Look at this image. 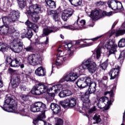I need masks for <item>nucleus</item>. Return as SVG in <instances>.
Returning <instances> with one entry per match:
<instances>
[{
	"mask_svg": "<svg viewBox=\"0 0 125 125\" xmlns=\"http://www.w3.org/2000/svg\"><path fill=\"white\" fill-rule=\"evenodd\" d=\"M95 111H96V107L95 106H94L91 108L89 109L88 112L89 114H92V113L95 112Z\"/></svg>",
	"mask_w": 125,
	"mask_h": 125,
	"instance_id": "obj_55",
	"label": "nucleus"
},
{
	"mask_svg": "<svg viewBox=\"0 0 125 125\" xmlns=\"http://www.w3.org/2000/svg\"><path fill=\"white\" fill-rule=\"evenodd\" d=\"M125 34V29H119L116 30H113L111 32L109 35V38H111L112 36L115 35V37H120V36H123Z\"/></svg>",
	"mask_w": 125,
	"mask_h": 125,
	"instance_id": "obj_18",
	"label": "nucleus"
},
{
	"mask_svg": "<svg viewBox=\"0 0 125 125\" xmlns=\"http://www.w3.org/2000/svg\"><path fill=\"white\" fill-rule=\"evenodd\" d=\"M0 51H1L2 52H4V51H5V47H0Z\"/></svg>",
	"mask_w": 125,
	"mask_h": 125,
	"instance_id": "obj_63",
	"label": "nucleus"
},
{
	"mask_svg": "<svg viewBox=\"0 0 125 125\" xmlns=\"http://www.w3.org/2000/svg\"><path fill=\"white\" fill-rule=\"evenodd\" d=\"M11 84L13 88H16L19 85H21L22 83H20V76L14 75L13 81H11Z\"/></svg>",
	"mask_w": 125,
	"mask_h": 125,
	"instance_id": "obj_14",
	"label": "nucleus"
},
{
	"mask_svg": "<svg viewBox=\"0 0 125 125\" xmlns=\"http://www.w3.org/2000/svg\"><path fill=\"white\" fill-rule=\"evenodd\" d=\"M55 13V11L52 10H48L47 14V15H52V14L54 15Z\"/></svg>",
	"mask_w": 125,
	"mask_h": 125,
	"instance_id": "obj_56",
	"label": "nucleus"
},
{
	"mask_svg": "<svg viewBox=\"0 0 125 125\" xmlns=\"http://www.w3.org/2000/svg\"><path fill=\"white\" fill-rule=\"evenodd\" d=\"M60 86V85H55L52 87H50V88H47V90L46 91L47 92H49L50 91H52V90H54L55 93H57L58 91H60V89L58 87Z\"/></svg>",
	"mask_w": 125,
	"mask_h": 125,
	"instance_id": "obj_27",
	"label": "nucleus"
},
{
	"mask_svg": "<svg viewBox=\"0 0 125 125\" xmlns=\"http://www.w3.org/2000/svg\"><path fill=\"white\" fill-rule=\"evenodd\" d=\"M85 69H87L90 74H94L96 72L97 65L93 62L91 58L84 60L80 66L74 69L73 72L69 73L63 76L61 79L60 83L76 81L78 79V76H81V75H83L84 73Z\"/></svg>",
	"mask_w": 125,
	"mask_h": 125,
	"instance_id": "obj_1",
	"label": "nucleus"
},
{
	"mask_svg": "<svg viewBox=\"0 0 125 125\" xmlns=\"http://www.w3.org/2000/svg\"><path fill=\"white\" fill-rule=\"evenodd\" d=\"M69 99V107H74L76 106L77 102L76 99L73 97H70Z\"/></svg>",
	"mask_w": 125,
	"mask_h": 125,
	"instance_id": "obj_35",
	"label": "nucleus"
},
{
	"mask_svg": "<svg viewBox=\"0 0 125 125\" xmlns=\"http://www.w3.org/2000/svg\"><path fill=\"white\" fill-rule=\"evenodd\" d=\"M24 50L26 51H29L30 52H38L39 54H33L30 55L28 57V62L31 65L36 66L39 64H42V57L40 56V53H42L44 51V49L41 48L36 47H26L24 48Z\"/></svg>",
	"mask_w": 125,
	"mask_h": 125,
	"instance_id": "obj_3",
	"label": "nucleus"
},
{
	"mask_svg": "<svg viewBox=\"0 0 125 125\" xmlns=\"http://www.w3.org/2000/svg\"><path fill=\"white\" fill-rule=\"evenodd\" d=\"M67 53L69 56H72L73 55V53H74L73 48L72 47L68 48Z\"/></svg>",
	"mask_w": 125,
	"mask_h": 125,
	"instance_id": "obj_48",
	"label": "nucleus"
},
{
	"mask_svg": "<svg viewBox=\"0 0 125 125\" xmlns=\"http://www.w3.org/2000/svg\"><path fill=\"white\" fill-rule=\"evenodd\" d=\"M91 83V79L89 77L82 78L79 79L76 82V84L79 88H84L88 86Z\"/></svg>",
	"mask_w": 125,
	"mask_h": 125,
	"instance_id": "obj_7",
	"label": "nucleus"
},
{
	"mask_svg": "<svg viewBox=\"0 0 125 125\" xmlns=\"http://www.w3.org/2000/svg\"><path fill=\"white\" fill-rule=\"evenodd\" d=\"M50 107L55 115H57V114H59V113H60V112L61 111V107H60L59 105L55 103H53L50 104Z\"/></svg>",
	"mask_w": 125,
	"mask_h": 125,
	"instance_id": "obj_17",
	"label": "nucleus"
},
{
	"mask_svg": "<svg viewBox=\"0 0 125 125\" xmlns=\"http://www.w3.org/2000/svg\"><path fill=\"white\" fill-rule=\"evenodd\" d=\"M3 86V83L2 81H1V77L0 76V88H1Z\"/></svg>",
	"mask_w": 125,
	"mask_h": 125,
	"instance_id": "obj_62",
	"label": "nucleus"
},
{
	"mask_svg": "<svg viewBox=\"0 0 125 125\" xmlns=\"http://www.w3.org/2000/svg\"><path fill=\"white\" fill-rule=\"evenodd\" d=\"M29 10L27 11L26 13H35V14H39L42 13V7L41 5L35 4L31 5L29 7Z\"/></svg>",
	"mask_w": 125,
	"mask_h": 125,
	"instance_id": "obj_10",
	"label": "nucleus"
},
{
	"mask_svg": "<svg viewBox=\"0 0 125 125\" xmlns=\"http://www.w3.org/2000/svg\"><path fill=\"white\" fill-rule=\"evenodd\" d=\"M63 60H65V59L63 58L62 57H59L57 58L56 61V67L58 68V67L62 66L63 64Z\"/></svg>",
	"mask_w": 125,
	"mask_h": 125,
	"instance_id": "obj_30",
	"label": "nucleus"
},
{
	"mask_svg": "<svg viewBox=\"0 0 125 125\" xmlns=\"http://www.w3.org/2000/svg\"><path fill=\"white\" fill-rule=\"evenodd\" d=\"M74 13V10L69 9L64 11L62 15V19L63 21H67Z\"/></svg>",
	"mask_w": 125,
	"mask_h": 125,
	"instance_id": "obj_13",
	"label": "nucleus"
},
{
	"mask_svg": "<svg viewBox=\"0 0 125 125\" xmlns=\"http://www.w3.org/2000/svg\"><path fill=\"white\" fill-rule=\"evenodd\" d=\"M47 6L50 8H56V3L52 0H45Z\"/></svg>",
	"mask_w": 125,
	"mask_h": 125,
	"instance_id": "obj_24",
	"label": "nucleus"
},
{
	"mask_svg": "<svg viewBox=\"0 0 125 125\" xmlns=\"http://www.w3.org/2000/svg\"><path fill=\"white\" fill-rule=\"evenodd\" d=\"M108 80V77L107 76H104L102 78V80H99V81L100 82V83H102V81H106Z\"/></svg>",
	"mask_w": 125,
	"mask_h": 125,
	"instance_id": "obj_61",
	"label": "nucleus"
},
{
	"mask_svg": "<svg viewBox=\"0 0 125 125\" xmlns=\"http://www.w3.org/2000/svg\"><path fill=\"white\" fill-rule=\"evenodd\" d=\"M105 47H117V44L113 40H109L105 44Z\"/></svg>",
	"mask_w": 125,
	"mask_h": 125,
	"instance_id": "obj_28",
	"label": "nucleus"
},
{
	"mask_svg": "<svg viewBox=\"0 0 125 125\" xmlns=\"http://www.w3.org/2000/svg\"><path fill=\"white\" fill-rule=\"evenodd\" d=\"M6 60H5V62H6V63H8L9 64H10V65H11V63H12V59H11V57L7 56L6 57Z\"/></svg>",
	"mask_w": 125,
	"mask_h": 125,
	"instance_id": "obj_49",
	"label": "nucleus"
},
{
	"mask_svg": "<svg viewBox=\"0 0 125 125\" xmlns=\"http://www.w3.org/2000/svg\"><path fill=\"white\" fill-rule=\"evenodd\" d=\"M25 37L27 39H31L33 37V31L32 30H28L27 32L25 34Z\"/></svg>",
	"mask_w": 125,
	"mask_h": 125,
	"instance_id": "obj_40",
	"label": "nucleus"
},
{
	"mask_svg": "<svg viewBox=\"0 0 125 125\" xmlns=\"http://www.w3.org/2000/svg\"><path fill=\"white\" fill-rule=\"evenodd\" d=\"M106 48L108 50V52H109V55H111V54H115V53L117 51V48L116 47H107Z\"/></svg>",
	"mask_w": 125,
	"mask_h": 125,
	"instance_id": "obj_36",
	"label": "nucleus"
},
{
	"mask_svg": "<svg viewBox=\"0 0 125 125\" xmlns=\"http://www.w3.org/2000/svg\"><path fill=\"white\" fill-rule=\"evenodd\" d=\"M95 51L96 53L97 59H99V58H100V57L101 56V48H97L95 50Z\"/></svg>",
	"mask_w": 125,
	"mask_h": 125,
	"instance_id": "obj_37",
	"label": "nucleus"
},
{
	"mask_svg": "<svg viewBox=\"0 0 125 125\" xmlns=\"http://www.w3.org/2000/svg\"><path fill=\"white\" fill-rule=\"evenodd\" d=\"M20 17V12L19 11L13 10L10 12L8 17H3L2 18L3 23H5L8 25L12 24L10 26L9 33L12 34V37L15 40H17L19 37V33L16 31L14 28V23H16L18 21V19Z\"/></svg>",
	"mask_w": 125,
	"mask_h": 125,
	"instance_id": "obj_2",
	"label": "nucleus"
},
{
	"mask_svg": "<svg viewBox=\"0 0 125 125\" xmlns=\"http://www.w3.org/2000/svg\"><path fill=\"white\" fill-rule=\"evenodd\" d=\"M55 31H56V27L54 26L44 28L42 31V37L48 36L49 34H51V33H54Z\"/></svg>",
	"mask_w": 125,
	"mask_h": 125,
	"instance_id": "obj_15",
	"label": "nucleus"
},
{
	"mask_svg": "<svg viewBox=\"0 0 125 125\" xmlns=\"http://www.w3.org/2000/svg\"><path fill=\"white\" fill-rule=\"evenodd\" d=\"M25 24L28 28H32V27H33V25L34 24V23L29 21H27L25 22Z\"/></svg>",
	"mask_w": 125,
	"mask_h": 125,
	"instance_id": "obj_51",
	"label": "nucleus"
},
{
	"mask_svg": "<svg viewBox=\"0 0 125 125\" xmlns=\"http://www.w3.org/2000/svg\"><path fill=\"white\" fill-rule=\"evenodd\" d=\"M47 91V86L42 83H39L34 86L31 90V92L34 95H41L42 93H45Z\"/></svg>",
	"mask_w": 125,
	"mask_h": 125,
	"instance_id": "obj_6",
	"label": "nucleus"
},
{
	"mask_svg": "<svg viewBox=\"0 0 125 125\" xmlns=\"http://www.w3.org/2000/svg\"><path fill=\"white\" fill-rule=\"evenodd\" d=\"M27 15L30 17L32 21L33 22H38L40 20V16L39 14H35L33 13H26Z\"/></svg>",
	"mask_w": 125,
	"mask_h": 125,
	"instance_id": "obj_22",
	"label": "nucleus"
},
{
	"mask_svg": "<svg viewBox=\"0 0 125 125\" xmlns=\"http://www.w3.org/2000/svg\"><path fill=\"white\" fill-rule=\"evenodd\" d=\"M93 120L96 121V123H100L101 122V119H100V115L96 114L93 118Z\"/></svg>",
	"mask_w": 125,
	"mask_h": 125,
	"instance_id": "obj_42",
	"label": "nucleus"
},
{
	"mask_svg": "<svg viewBox=\"0 0 125 125\" xmlns=\"http://www.w3.org/2000/svg\"><path fill=\"white\" fill-rule=\"evenodd\" d=\"M0 47H7L8 45L6 43L0 42Z\"/></svg>",
	"mask_w": 125,
	"mask_h": 125,
	"instance_id": "obj_58",
	"label": "nucleus"
},
{
	"mask_svg": "<svg viewBox=\"0 0 125 125\" xmlns=\"http://www.w3.org/2000/svg\"><path fill=\"white\" fill-rule=\"evenodd\" d=\"M72 5L79 6L82 4V0H68Z\"/></svg>",
	"mask_w": 125,
	"mask_h": 125,
	"instance_id": "obj_34",
	"label": "nucleus"
},
{
	"mask_svg": "<svg viewBox=\"0 0 125 125\" xmlns=\"http://www.w3.org/2000/svg\"><path fill=\"white\" fill-rule=\"evenodd\" d=\"M88 95L85 93V95L81 97V100L83 102V105L84 104H89L90 103V100L88 99Z\"/></svg>",
	"mask_w": 125,
	"mask_h": 125,
	"instance_id": "obj_26",
	"label": "nucleus"
},
{
	"mask_svg": "<svg viewBox=\"0 0 125 125\" xmlns=\"http://www.w3.org/2000/svg\"><path fill=\"white\" fill-rule=\"evenodd\" d=\"M100 12L99 10L95 9L91 12V14L89 15V17L92 19V20H98L100 19L99 14Z\"/></svg>",
	"mask_w": 125,
	"mask_h": 125,
	"instance_id": "obj_19",
	"label": "nucleus"
},
{
	"mask_svg": "<svg viewBox=\"0 0 125 125\" xmlns=\"http://www.w3.org/2000/svg\"><path fill=\"white\" fill-rule=\"evenodd\" d=\"M31 29H32L35 33H38V31H39V26L38 25L33 23Z\"/></svg>",
	"mask_w": 125,
	"mask_h": 125,
	"instance_id": "obj_44",
	"label": "nucleus"
},
{
	"mask_svg": "<svg viewBox=\"0 0 125 125\" xmlns=\"http://www.w3.org/2000/svg\"><path fill=\"white\" fill-rule=\"evenodd\" d=\"M10 26H12V24H7V25H3L0 27V31L1 33L4 35H6V34L9 32V30L10 29Z\"/></svg>",
	"mask_w": 125,
	"mask_h": 125,
	"instance_id": "obj_21",
	"label": "nucleus"
},
{
	"mask_svg": "<svg viewBox=\"0 0 125 125\" xmlns=\"http://www.w3.org/2000/svg\"><path fill=\"white\" fill-rule=\"evenodd\" d=\"M5 103L7 105H14L15 101L11 97H6L5 100Z\"/></svg>",
	"mask_w": 125,
	"mask_h": 125,
	"instance_id": "obj_29",
	"label": "nucleus"
},
{
	"mask_svg": "<svg viewBox=\"0 0 125 125\" xmlns=\"http://www.w3.org/2000/svg\"><path fill=\"white\" fill-rule=\"evenodd\" d=\"M53 19L55 22H58V21L60 20V16H59L58 14L55 13L53 16Z\"/></svg>",
	"mask_w": 125,
	"mask_h": 125,
	"instance_id": "obj_43",
	"label": "nucleus"
},
{
	"mask_svg": "<svg viewBox=\"0 0 125 125\" xmlns=\"http://www.w3.org/2000/svg\"><path fill=\"white\" fill-rule=\"evenodd\" d=\"M61 105L63 107V108H67V107H70V100L69 99H66L63 101L61 102Z\"/></svg>",
	"mask_w": 125,
	"mask_h": 125,
	"instance_id": "obj_33",
	"label": "nucleus"
},
{
	"mask_svg": "<svg viewBox=\"0 0 125 125\" xmlns=\"http://www.w3.org/2000/svg\"><path fill=\"white\" fill-rule=\"evenodd\" d=\"M114 102V99L111 98L110 101L107 97H102L100 98L98 102V106L99 109H104L108 110L110 108L111 102Z\"/></svg>",
	"mask_w": 125,
	"mask_h": 125,
	"instance_id": "obj_5",
	"label": "nucleus"
},
{
	"mask_svg": "<svg viewBox=\"0 0 125 125\" xmlns=\"http://www.w3.org/2000/svg\"><path fill=\"white\" fill-rule=\"evenodd\" d=\"M64 93L65 94V96H70L72 95V92L70 90H65Z\"/></svg>",
	"mask_w": 125,
	"mask_h": 125,
	"instance_id": "obj_53",
	"label": "nucleus"
},
{
	"mask_svg": "<svg viewBox=\"0 0 125 125\" xmlns=\"http://www.w3.org/2000/svg\"><path fill=\"white\" fill-rule=\"evenodd\" d=\"M20 113L21 116H27V113H28V109L23 108L20 111Z\"/></svg>",
	"mask_w": 125,
	"mask_h": 125,
	"instance_id": "obj_41",
	"label": "nucleus"
},
{
	"mask_svg": "<svg viewBox=\"0 0 125 125\" xmlns=\"http://www.w3.org/2000/svg\"><path fill=\"white\" fill-rule=\"evenodd\" d=\"M13 47H15L16 46H18V47H23L24 46V44H23V42H17L16 40H14L13 42L11 43V46Z\"/></svg>",
	"mask_w": 125,
	"mask_h": 125,
	"instance_id": "obj_31",
	"label": "nucleus"
},
{
	"mask_svg": "<svg viewBox=\"0 0 125 125\" xmlns=\"http://www.w3.org/2000/svg\"><path fill=\"white\" fill-rule=\"evenodd\" d=\"M86 39L83 40L81 39L80 40H77L75 41H64V43L62 44V46L64 47H73V46H75V45H79L81 42L80 41H85Z\"/></svg>",
	"mask_w": 125,
	"mask_h": 125,
	"instance_id": "obj_12",
	"label": "nucleus"
},
{
	"mask_svg": "<svg viewBox=\"0 0 125 125\" xmlns=\"http://www.w3.org/2000/svg\"><path fill=\"white\" fill-rule=\"evenodd\" d=\"M33 124L36 125H52L49 123H47L45 121H42L39 119L34 120Z\"/></svg>",
	"mask_w": 125,
	"mask_h": 125,
	"instance_id": "obj_25",
	"label": "nucleus"
},
{
	"mask_svg": "<svg viewBox=\"0 0 125 125\" xmlns=\"http://www.w3.org/2000/svg\"><path fill=\"white\" fill-rule=\"evenodd\" d=\"M10 0H7V5L8 6H9V5H11V2H10Z\"/></svg>",
	"mask_w": 125,
	"mask_h": 125,
	"instance_id": "obj_64",
	"label": "nucleus"
},
{
	"mask_svg": "<svg viewBox=\"0 0 125 125\" xmlns=\"http://www.w3.org/2000/svg\"><path fill=\"white\" fill-rule=\"evenodd\" d=\"M103 16H112V12L110 11L109 12H106V11H103L102 13Z\"/></svg>",
	"mask_w": 125,
	"mask_h": 125,
	"instance_id": "obj_50",
	"label": "nucleus"
},
{
	"mask_svg": "<svg viewBox=\"0 0 125 125\" xmlns=\"http://www.w3.org/2000/svg\"><path fill=\"white\" fill-rule=\"evenodd\" d=\"M106 3V2H102L101 1H100L99 2H97L96 4L97 6H100V5H103V4H105Z\"/></svg>",
	"mask_w": 125,
	"mask_h": 125,
	"instance_id": "obj_57",
	"label": "nucleus"
},
{
	"mask_svg": "<svg viewBox=\"0 0 125 125\" xmlns=\"http://www.w3.org/2000/svg\"><path fill=\"white\" fill-rule=\"evenodd\" d=\"M49 95L50 97L51 98L52 100H53V99H54V97L55 96V94H54V93H51L49 94Z\"/></svg>",
	"mask_w": 125,
	"mask_h": 125,
	"instance_id": "obj_60",
	"label": "nucleus"
},
{
	"mask_svg": "<svg viewBox=\"0 0 125 125\" xmlns=\"http://www.w3.org/2000/svg\"><path fill=\"white\" fill-rule=\"evenodd\" d=\"M35 73L38 77H44L46 74V71L43 67L40 66L35 70Z\"/></svg>",
	"mask_w": 125,
	"mask_h": 125,
	"instance_id": "obj_16",
	"label": "nucleus"
},
{
	"mask_svg": "<svg viewBox=\"0 0 125 125\" xmlns=\"http://www.w3.org/2000/svg\"><path fill=\"white\" fill-rule=\"evenodd\" d=\"M85 25V21L84 20H81L79 24L77 22H75L73 25H69L67 26H64V29H68V30H80V29H85L84 26Z\"/></svg>",
	"mask_w": 125,
	"mask_h": 125,
	"instance_id": "obj_8",
	"label": "nucleus"
},
{
	"mask_svg": "<svg viewBox=\"0 0 125 125\" xmlns=\"http://www.w3.org/2000/svg\"><path fill=\"white\" fill-rule=\"evenodd\" d=\"M125 50H124L121 52L120 56L118 58V61L120 62L121 65L122 64H123V62H124V60H125Z\"/></svg>",
	"mask_w": 125,
	"mask_h": 125,
	"instance_id": "obj_32",
	"label": "nucleus"
},
{
	"mask_svg": "<svg viewBox=\"0 0 125 125\" xmlns=\"http://www.w3.org/2000/svg\"><path fill=\"white\" fill-rule=\"evenodd\" d=\"M19 7L21 9H23L26 6V1H24L23 2H21L20 3H18Z\"/></svg>",
	"mask_w": 125,
	"mask_h": 125,
	"instance_id": "obj_45",
	"label": "nucleus"
},
{
	"mask_svg": "<svg viewBox=\"0 0 125 125\" xmlns=\"http://www.w3.org/2000/svg\"><path fill=\"white\" fill-rule=\"evenodd\" d=\"M12 109H13V112H16L17 111V106L15 105V104L14 105H11Z\"/></svg>",
	"mask_w": 125,
	"mask_h": 125,
	"instance_id": "obj_59",
	"label": "nucleus"
},
{
	"mask_svg": "<svg viewBox=\"0 0 125 125\" xmlns=\"http://www.w3.org/2000/svg\"><path fill=\"white\" fill-rule=\"evenodd\" d=\"M120 69V66H116L115 68L111 69L109 72V75L110 77V80H115L119 76Z\"/></svg>",
	"mask_w": 125,
	"mask_h": 125,
	"instance_id": "obj_11",
	"label": "nucleus"
},
{
	"mask_svg": "<svg viewBox=\"0 0 125 125\" xmlns=\"http://www.w3.org/2000/svg\"><path fill=\"white\" fill-rule=\"evenodd\" d=\"M21 62V58H15L11 63V67H19L20 66V62Z\"/></svg>",
	"mask_w": 125,
	"mask_h": 125,
	"instance_id": "obj_23",
	"label": "nucleus"
},
{
	"mask_svg": "<svg viewBox=\"0 0 125 125\" xmlns=\"http://www.w3.org/2000/svg\"><path fill=\"white\" fill-rule=\"evenodd\" d=\"M30 111L33 113L41 112L42 113L41 117L44 119L45 118L44 113L46 111V105L42 102H36L31 105Z\"/></svg>",
	"mask_w": 125,
	"mask_h": 125,
	"instance_id": "obj_4",
	"label": "nucleus"
},
{
	"mask_svg": "<svg viewBox=\"0 0 125 125\" xmlns=\"http://www.w3.org/2000/svg\"><path fill=\"white\" fill-rule=\"evenodd\" d=\"M107 4L109 8H111L112 10H121L123 8V5L119 1H116L115 0H109L107 2Z\"/></svg>",
	"mask_w": 125,
	"mask_h": 125,
	"instance_id": "obj_9",
	"label": "nucleus"
},
{
	"mask_svg": "<svg viewBox=\"0 0 125 125\" xmlns=\"http://www.w3.org/2000/svg\"><path fill=\"white\" fill-rule=\"evenodd\" d=\"M107 67H108V62H104L101 65V68L104 70H105V69H107Z\"/></svg>",
	"mask_w": 125,
	"mask_h": 125,
	"instance_id": "obj_46",
	"label": "nucleus"
},
{
	"mask_svg": "<svg viewBox=\"0 0 125 125\" xmlns=\"http://www.w3.org/2000/svg\"><path fill=\"white\" fill-rule=\"evenodd\" d=\"M63 120L61 119H58L57 120L56 125H63Z\"/></svg>",
	"mask_w": 125,
	"mask_h": 125,
	"instance_id": "obj_54",
	"label": "nucleus"
},
{
	"mask_svg": "<svg viewBox=\"0 0 125 125\" xmlns=\"http://www.w3.org/2000/svg\"><path fill=\"white\" fill-rule=\"evenodd\" d=\"M21 97L24 101H27L29 100V95L22 94L21 96Z\"/></svg>",
	"mask_w": 125,
	"mask_h": 125,
	"instance_id": "obj_47",
	"label": "nucleus"
},
{
	"mask_svg": "<svg viewBox=\"0 0 125 125\" xmlns=\"http://www.w3.org/2000/svg\"><path fill=\"white\" fill-rule=\"evenodd\" d=\"M10 49H11V50H12L13 51H14V52H15V53H19V52H21V51H22V50L23 49V48L21 47H10Z\"/></svg>",
	"mask_w": 125,
	"mask_h": 125,
	"instance_id": "obj_38",
	"label": "nucleus"
},
{
	"mask_svg": "<svg viewBox=\"0 0 125 125\" xmlns=\"http://www.w3.org/2000/svg\"><path fill=\"white\" fill-rule=\"evenodd\" d=\"M89 88L88 89V91L90 93V94H91L92 93H94L96 91V86L97 85V84L95 82H92L90 83V84H88Z\"/></svg>",
	"mask_w": 125,
	"mask_h": 125,
	"instance_id": "obj_20",
	"label": "nucleus"
},
{
	"mask_svg": "<svg viewBox=\"0 0 125 125\" xmlns=\"http://www.w3.org/2000/svg\"><path fill=\"white\" fill-rule=\"evenodd\" d=\"M59 96L61 97V98H63L64 97H66V94H65V91L62 90L60 92V93L59 94Z\"/></svg>",
	"mask_w": 125,
	"mask_h": 125,
	"instance_id": "obj_52",
	"label": "nucleus"
},
{
	"mask_svg": "<svg viewBox=\"0 0 125 125\" xmlns=\"http://www.w3.org/2000/svg\"><path fill=\"white\" fill-rule=\"evenodd\" d=\"M119 47H125V39H122L118 42Z\"/></svg>",
	"mask_w": 125,
	"mask_h": 125,
	"instance_id": "obj_39",
	"label": "nucleus"
}]
</instances>
